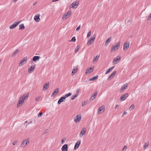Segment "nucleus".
Masks as SVG:
<instances>
[{
	"label": "nucleus",
	"instance_id": "obj_1",
	"mask_svg": "<svg viewBox=\"0 0 151 151\" xmlns=\"http://www.w3.org/2000/svg\"><path fill=\"white\" fill-rule=\"evenodd\" d=\"M29 93L24 94L22 96H21L17 104V107H19L21 106L24 103V101L26 99H27L28 97Z\"/></svg>",
	"mask_w": 151,
	"mask_h": 151
},
{
	"label": "nucleus",
	"instance_id": "obj_2",
	"mask_svg": "<svg viewBox=\"0 0 151 151\" xmlns=\"http://www.w3.org/2000/svg\"><path fill=\"white\" fill-rule=\"evenodd\" d=\"M30 141L29 138H28L26 139L23 140L20 145V147H24L26 145L29 143Z\"/></svg>",
	"mask_w": 151,
	"mask_h": 151
},
{
	"label": "nucleus",
	"instance_id": "obj_3",
	"mask_svg": "<svg viewBox=\"0 0 151 151\" xmlns=\"http://www.w3.org/2000/svg\"><path fill=\"white\" fill-rule=\"evenodd\" d=\"M71 14L72 12L71 11H69L66 13H65L63 16L62 20H64L67 18H69L71 16Z\"/></svg>",
	"mask_w": 151,
	"mask_h": 151
},
{
	"label": "nucleus",
	"instance_id": "obj_4",
	"mask_svg": "<svg viewBox=\"0 0 151 151\" xmlns=\"http://www.w3.org/2000/svg\"><path fill=\"white\" fill-rule=\"evenodd\" d=\"M79 3V1H76L72 3L70 5V8H76L78 5Z\"/></svg>",
	"mask_w": 151,
	"mask_h": 151
},
{
	"label": "nucleus",
	"instance_id": "obj_5",
	"mask_svg": "<svg viewBox=\"0 0 151 151\" xmlns=\"http://www.w3.org/2000/svg\"><path fill=\"white\" fill-rule=\"evenodd\" d=\"M81 114L77 115L74 118V121L76 123L80 122L81 119Z\"/></svg>",
	"mask_w": 151,
	"mask_h": 151
},
{
	"label": "nucleus",
	"instance_id": "obj_6",
	"mask_svg": "<svg viewBox=\"0 0 151 151\" xmlns=\"http://www.w3.org/2000/svg\"><path fill=\"white\" fill-rule=\"evenodd\" d=\"M120 44V43L119 42L117 43H116V45L115 46H112L111 49V52H112L114 51L116 49H117L119 47Z\"/></svg>",
	"mask_w": 151,
	"mask_h": 151
},
{
	"label": "nucleus",
	"instance_id": "obj_7",
	"mask_svg": "<svg viewBox=\"0 0 151 151\" xmlns=\"http://www.w3.org/2000/svg\"><path fill=\"white\" fill-rule=\"evenodd\" d=\"M130 43L129 42H126L123 45V50L124 51L128 49L129 47Z\"/></svg>",
	"mask_w": 151,
	"mask_h": 151
},
{
	"label": "nucleus",
	"instance_id": "obj_8",
	"mask_svg": "<svg viewBox=\"0 0 151 151\" xmlns=\"http://www.w3.org/2000/svg\"><path fill=\"white\" fill-rule=\"evenodd\" d=\"M127 87L128 85L127 83L125 84L122 86L119 91L121 93L123 92L127 88Z\"/></svg>",
	"mask_w": 151,
	"mask_h": 151
},
{
	"label": "nucleus",
	"instance_id": "obj_9",
	"mask_svg": "<svg viewBox=\"0 0 151 151\" xmlns=\"http://www.w3.org/2000/svg\"><path fill=\"white\" fill-rule=\"evenodd\" d=\"M27 60V57H25L19 63V65L20 67L23 65L24 64L26 63Z\"/></svg>",
	"mask_w": 151,
	"mask_h": 151
},
{
	"label": "nucleus",
	"instance_id": "obj_10",
	"mask_svg": "<svg viewBox=\"0 0 151 151\" xmlns=\"http://www.w3.org/2000/svg\"><path fill=\"white\" fill-rule=\"evenodd\" d=\"M129 96L128 93H126L124 95H122L120 97V100L121 101L125 100Z\"/></svg>",
	"mask_w": 151,
	"mask_h": 151
},
{
	"label": "nucleus",
	"instance_id": "obj_11",
	"mask_svg": "<svg viewBox=\"0 0 151 151\" xmlns=\"http://www.w3.org/2000/svg\"><path fill=\"white\" fill-rule=\"evenodd\" d=\"M20 22H14L13 24L10 26L9 27V28L11 29H13L15 28L18 25V24Z\"/></svg>",
	"mask_w": 151,
	"mask_h": 151
},
{
	"label": "nucleus",
	"instance_id": "obj_12",
	"mask_svg": "<svg viewBox=\"0 0 151 151\" xmlns=\"http://www.w3.org/2000/svg\"><path fill=\"white\" fill-rule=\"evenodd\" d=\"M81 141L80 140H78L76 143L74 147V150H76L78 149L81 144Z\"/></svg>",
	"mask_w": 151,
	"mask_h": 151
},
{
	"label": "nucleus",
	"instance_id": "obj_13",
	"mask_svg": "<svg viewBox=\"0 0 151 151\" xmlns=\"http://www.w3.org/2000/svg\"><path fill=\"white\" fill-rule=\"evenodd\" d=\"M49 83L47 82L44 85L43 87V91H45L46 90H47L49 87Z\"/></svg>",
	"mask_w": 151,
	"mask_h": 151
},
{
	"label": "nucleus",
	"instance_id": "obj_14",
	"mask_svg": "<svg viewBox=\"0 0 151 151\" xmlns=\"http://www.w3.org/2000/svg\"><path fill=\"white\" fill-rule=\"evenodd\" d=\"M86 132V128H83V129L81 131L79 134L80 137H82L83 135H84Z\"/></svg>",
	"mask_w": 151,
	"mask_h": 151
},
{
	"label": "nucleus",
	"instance_id": "obj_15",
	"mask_svg": "<svg viewBox=\"0 0 151 151\" xmlns=\"http://www.w3.org/2000/svg\"><path fill=\"white\" fill-rule=\"evenodd\" d=\"M68 147L67 144H65L61 148L62 151H68Z\"/></svg>",
	"mask_w": 151,
	"mask_h": 151
},
{
	"label": "nucleus",
	"instance_id": "obj_16",
	"mask_svg": "<svg viewBox=\"0 0 151 151\" xmlns=\"http://www.w3.org/2000/svg\"><path fill=\"white\" fill-rule=\"evenodd\" d=\"M35 65H35L29 67L28 69V72L29 73H32V72L34 71L35 68Z\"/></svg>",
	"mask_w": 151,
	"mask_h": 151
},
{
	"label": "nucleus",
	"instance_id": "obj_17",
	"mask_svg": "<svg viewBox=\"0 0 151 151\" xmlns=\"http://www.w3.org/2000/svg\"><path fill=\"white\" fill-rule=\"evenodd\" d=\"M104 109L105 106H102L101 107H99L98 109V113L99 114H101V113H102L104 111V110H103L102 112H101V111H102V110Z\"/></svg>",
	"mask_w": 151,
	"mask_h": 151
},
{
	"label": "nucleus",
	"instance_id": "obj_18",
	"mask_svg": "<svg viewBox=\"0 0 151 151\" xmlns=\"http://www.w3.org/2000/svg\"><path fill=\"white\" fill-rule=\"evenodd\" d=\"M116 70L114 71V72L110 75L109 76L108 78V79L109 80L111 78H112L114 76L116 75Z\"/></svg>",
	"mask_w": 151,
	"mask_h": 151
},
{
	"label": "nucleus",
	"instance_id": "obj_19",
	"mask_svg": "<svg viewBox=\"0 0 151 151\" xmlns=\"http://www.w3.org/2000/svg\"><path fill=\"white\" fill-rule=\"evenodd\" d=\"M78 69V66L77 65L76 67H74L73 69L72 75H74L77 71Z\"/></svg>",
	"mask_w": 151,
	"mask_h": 151
},
{
	"label": "nucleus",
	"instance_id": "obj_20",
	"mask_svg": "<svg viewBox=\"0 0 151 151\" xmlns=\"http://www.w3.org/2000/svg\"><path fill=\"white\" fill-rule=\"evenodd\" d=\"M93 70V68H88L86 69V74H87L88 73H90L92 72Z\"/></svg>",
	"mask_w": 151,
	"mask_h": 151
},
{
	"label": "nucleus",
	"instance_id": "obj_21",
	"mask_svg": "<svg viewBox=\"0 0 151 151\" xmlns=\"http://www.w3.org/2000/svg\"><path fill=\"white\" fill-rule=\"evenodd\" d=\"M59 88H57L56 89H55L53 93L51 95V96L52 97L54 95H56L57 94H58L59 93Z\"/></svg>",
	"mask_w": 151,
	"mask_h": 151
},
{
	"label": "nucleus",
	"instance_id": "obj_22",
	"mask_svg": "<svg viewBox=\"0 0 151 151\" xmlns=\"http://www.w3.org/2000/svg\"><path fill=\"white\" fill-rule=\"evenodd\" d=\"M40 14H38L37 16L36 15L34 18V19L36 22H39L40 20Z\"/></svg>",
	"mask_w": 151,
	"mask_h": 151
},
{
	"label": "nucleus",
	"instance_id": "obj_23",
	"mask_svg": "<svg viewBox=\"0 0 151 151\" xmlns=\"http://www.w3.org/2000/svg\"><path fill=\"white\" fill-rule=\"evenodd\" d=\"M121 59V58L120 57H119L118 58H115L114 59L113 61V63L114 64H116L117 62V61H119Z\"/></svg>",
	"mask_w": 151,
	"mask_h": 151
},
{
	"label": "nucleus",
	"instance_id": "obj_24",
	"mask_svg": "<svg viewBox=\"0 0 151 151\" xmlns=\"http://www.w3.org/2000/svg\"><path fill=\"white\" fill-rule=\"evenodd\" d=\"M65 99V97L64 96L61 97L58 100V104H60V103L64 101Z\"/></svg>",
	"mask_w": 151,
	"mask_h": 151
},
{
	"label": "nucleus",
	"instance_id": "obj_25",
	"mask_svg": "<svg viewBox=\"0 0 151 151\" xmlns=\"http://www.w3.org/2000/svg\"><path fill=\"white\" fill-rule=\"evenodd\" d=\"M40 57L39 56H34L32 58V60L34 62L38 60Z\"/></svg>",
	"mask_w": 151,
	"mask_h": 151
},
{
	"label": "nucleus",
	"instance_id": "obj_26",
	"mask_svg": "<svg viewBox=\"0 0 151 151\" xmlns=\"http://www.w3.org/2000/svg\"><path fill=\"white\" fill-rule=\"evenodd\" d=\"M111 37H110L108 38L107 40L106 41L105 44V46H106L109 45V43L110 42L111 40Z\"/></svg>",
	"mask_w": 151,
	"mask_h": 151
},
{
	"label": "nucleus",
	"instance_id": "obj_27",
	"mask_svg": "<svg viewBox=\"0 0 151 151\" xmlns=\"http://www.w3.org/2000/svg\"><path fill=\"white\" fill-rule=\"evenodd\" d=\"M97 93H98V92H95V93L94 94H93L92 96L91 97V98L90 99V100H91V101H93L95 99V97L96 96H97Z\"/></svg>",
	"mask_w": 151,
	"mask_h": 151
},
{
	"label": "nucleus",
	"instance_id": "obj_28",
	"mask_svg": "<svg viewBox=\"0 0 151 151\" xmlns=\"http://www.w3.org/2000/svg\"><path fill=\"white\" fill-rule=\"evenodd\" d=\"M19 52V50L18 49H16L15 50L14 52L13 53V54L12 55V57H13L15 56Z\"/></svg>",
	"mask_w": 151,
	"mask_h": 151
},
{
	"label": "nucleus",
	"instance_id": "obj_29",
	"mask_svg": "<svg viewBox=\"0 0 151 151\" xmlns=\"http://www.w3.org/2000/svg\"><path fill=\"white\" fill-rule=\"evenodd\" d=\"M25 28L24 24H21L19 25V30H23Z\"/></svg>",
	"mask_w": 151,
	"mask_h": 151
},
{
	"label": "nucleus",
	"instance_id": "obj_30",
	"mask_svg": "<svg viewBox=\"0 0 151 151\" xmlns=\"http://www.w3.org/2000/svg\"><path fill=\"white\" fill-rule=\"evenodd\" d=\"M114 67L113 66L109 68L108 70L106 72L105 74H106L109 73L114 68Z\"/></svg>",
	"mask_w": 151,
	"mask_h": 151
},
{
	"label": "nucleus",
	"instance_id": "obj_31",
	"mask_svg": "<svg viewBox=\"0 0 151 151\" xmlns=\"http://www.w3.org/2000/svg\"><path fill=\"white\" fill-rule=\"evenodd\" d=\"M149 145V142L148 141L147 142L145 143L143 146V148L144 149H146L148 147Z\"/></svg>",
	"mask_w": 151,
	"mask_h": 151
},
{
	"label": "nucleus",
	"instance_id": "obj_32",
	"mask_svg": "<svg viewBox=\"0 0 151 151\" xmlns=\"http://www.w3.org/2000/svg\"><path fill=\"white\" fill-rule=\"evenodd\" d=\"M98 76H96L93 77L92 78H90L89 79L90 81H93L97 79L98 78Z\"/></svg>",
	"mask_w": 151,
	"mask_h": 151
},
{
	"label": "nucleus",
	"instance_id": "obj_33",
	"mask_svg": "<svg viewBox=\"0 0 151 151\" xmlns=\"http://www.w3.org/2000/svg\"><path fill=\"white\" fill-rule=\"evenodd\" d=\"M78 96V94L76 93L75 95H73L71 97V100H73L75 98H76V97H77Z\"/></svg>",
	"mask_w": 151,
	"mask_h": 151
},
{
	"label": "nucleus",
	"instance_id": "obj_34",
	"mask_svg": "<svg viewBox=\"0 0 151 151\" xmlns=\"http://www.w3.org/2000/svg\"><path fill=\"white\" fill-rule=\"evenodd\" d=\"M79 48L80 46L79 45H78L75 49V53H77L78 52Z\"/></svg>",
	"mask_w": 151,
	"mask_h": 151
},
{
	"label": "nucleus",
	"instance_id": "obj_35",
	"mask_svg": "<svg viewBox=\"0 0 151 151\" xmlns=\"http://www.w3.org/2000/svg\"><path fill=\"white\" fill-rule=\"evenodd\" d=\"M95 36L96 35H93V36L91 37L90 40H91V41H92V42H94L95 40Z\"/></svg>",
	"mask_w": 151,
	"mask_h": 151
},
{
	"label": "nucleus",
	"instance_id": "obj_36",
	"mask_svg": "<svg viewBox=\"0 0 151 151\" xmlns=\"http://www.w3.org/2000/svg\"><path fill=\"white\" fill-rule=\"evenodd\" d=\"M134 108V105L133 104H132L130 106L129 108V109L130 110H131L132 109H133Z\"/></svg>",
	"mask_w": 151,
	"mask_h": 151
},
{
	"label": "nucleus",
	"instance_id": "obj_37",
	"mask_svg": "<svg viewBox=\"0 0 151 151\" xmlns=\"http://www.w3.org/2000/svg\"><path fill=\"white\" fill-rule=\"evenodd\" d=\"M71 94H72L71 93H69L67 94H65L64 96L65 97V98L66 99V98L70 96L71 95Z\"/></svg>",
	"mask_w": 151,
	"mask_h": 151
},
{
	"label": "nucleus",
	"instance_id": "obj_38",
	"mask_svg": "<svg viewBox=\"0 0 151 151\" xmlns=\"http://www.w3.org/2000/svg\"><path fill=\"white\" fill-rule=\"evenodd\" d=\"M93 42H92V41L89 40L87 42V45H90Z\"/></svg>",
	"mask_w": 151,
	"mask_h": 151
},
{
	"label": "nucleus",
	"instance_id": "obj_39",
	"mask_svg": "<svg viewBox=\"0 0 151 151\" xmlns=\"http://www.w3.org/2000/svg\"><path fill=\"white\" fill-rule=\"evenodd\" d=\"M76 41V39L75 37H73L70 42H75Z\"/></svg>",
	"mask_w": 151,
	"mask_h": 151
},
{
	"label": "nucleus",
	"instance_id": "obj_40",
	"mask_svg": "<svg viewBox=\"0 0 151 151\" xmlns=\"http://www.w3.org/2000/svg\"><path fill=\"white\" fill-rule=\"evenodd\" d=\"M99 56H96V58H94V59L93 60V63H94L95 62V61H97L98 59V58H99Z\"/></svg>",
	"mask_w": 151,
	"mask_h": 151
},
{
	"label": "nucleus",
	"instance_id": "obj_41",
	"mask_svg": "<svg viewBox=\"0 0 151 151\" xmlns=\"http://www.w3.org/2000/svg\"><path fill=\"white\" fill-rule=\"evenodd\" d=\"M91 31L88 32L87 36V38H88L90 37L91 35Z\"/></svg>",
	"mask_w": 151,
	"mask_h": 151
},
{
	"label": "nucleus",
	"instance_id": "obj_42",
	"mask_svg": "<svg viewBox=\"0 0 151 151\" xmlns=\"http://www.w3.org/2000/svg\"><path fill=\"white\" fill-rule=\"evenodd\" d=\"M41 96H39L36 98H35V100L36 101H38L40 98Z\"/></svg>",
	"mask_w": 151,
	"mask_h": 151
},
{
	"label": "nucleus",
	"instance_id": "obj_43",
	"mask_svg": "<svg viewBox=\"0 0 151 151\" xmlns=\"http://www.w3.org/2000/svg\"><path fill=\"white\" fill-rule=\"evenodd\" d=\"M43 115V113L42 112H40L38 114V117H41Z\"/></svg>",
	"mask_w": 151,
	"mask_h": 151
},
{
	"label": "nucleus",
	"instance_id": "obj_44",
	"mask_svg": "<svg viewBox=\"0 0 151 151\" xmlns=\"http://www.w3.org/2000/svg\"><path fill=\"white\" fill-rule=\"evenodd\" d=\"M66 140L65 138H64L63 139L61 140V144H63L64 143V142Z\"/></svg>",
	"mask_w": 151,
	"mask_h": 151
},
{
	"label": "nucleus",
	"instance_id": "obj_45",
	"mask_svg": "<svg viewBox=\"0 0 151 151\" xmlns=\"http://www.w3.org/2000/svg\"><path fill=\"white\" fill-rule=\"evenodd\" d=\"M86 104V102L85 101H83L82 102V106H84Z\"/></svg>",
	"mask_w": 151,
	"mask_h": 151
},
{
	"label": "nucleus",
	"instance_id": "obj_46",
	"mask_svg": "<svg viewBox=\"0 0 151 151\" xmlns=\"http://www.w3.org/2000/svg\"><path fill=\"white\" fill-rule=\"evenodd\" d=\"M151 19V13L150 14L148 18V20H150Z\"/></svg>",
	"mask_w": 151,
	"mask_h": 151
},
{
	"label": "nucleus",
	"instance_id": "obj_47",
	"mask_svg": "<svg viewBox=\"0 0 151 151\" xmlns=\"http://www.w3.org/2000/svg\"><path fill=\"white\" fill-rule=\"evenodd\" d=\"M81 28V26L79 25V26L76 28V30L77 31H78V30L80 29Z\"/></svg>",
	"mask_w": 151,
	"mask_h": 151
},
{
	"label": "nucleus",
	"instance_id": "obj_48",
	"mask_svg": "<svg viewBox=\"0 0 151 151\" xmlns=\"http://www.w3.org/2000/svg\"><path fill=\"white\" fill-rule=\"evenodd\" d=\"M17 141H15L13 142L12 143V144L13 145H15L17 142Z\"/></svg>",
	"mask_w": 151,
	"mask_h": 151
},
{
	"label": "nucleus",
	"instance_id": "obj_49",
	"mask_svg": "<svg viewBox=\"0 0 151 151\" xmlns=\"http://www.w3.org/2000/svg\"><path fill=\"white\" fill-rule=\"evenodd\" d=\"M127 114V113L126 112V111H124L122 115V117H123L124 116V115L126 114Z\"/></svg>",
	"mask_w": 151,
	"mask_h": 151
},
{
	"label": "nucleus",
	"instance_id": "obj_50",
	"mask_svg": "<svg viewBox=\"0 0 151 151\" xmlns=\"http://www.w3.org/2000/svg\"><path fill=\"white\" fill-rule=\"evenodd\" d=\"M80 91V88L77 89L76 90V92H77V93L78 94V93Z\"/></svg>",
	"mask_w": 151,
	"mask_h": 151
},
{
	"label": "nucleus",
	"instance_id": "obj_51",
	"mask_svg": "<svg viewBox=\"0 0 151 151\" xmlns=\"http://www.w3.org/2000/svg\"><path fill=\"white\" fill-rule=\"evenodd\" d=\"M48 132V130L47 129H46L44 132V134H46Z\"/></svg>",
	"mask_w": 151,
	"mask_h": 151
},
{
	"label": "nucleus",
	"instance_id": "obj_52",
	"mask_svg": "<svg viewBox=\"0 0 151 151\" xmlns=\"http://www.w3.org/2000/svg\"><path fill=\"white\" fill-rule=\"evenodd\" d=\"M119 107L118 105H116L115 107V109H116L117 108Z\"/></svg>",
	"mask_w": 151,
	"mask_h": 151
},
{
	"label": "nucleus",
	"instance_id": "obj_53",
	"mask_svg": "<svg viewBox=\"0 0 151 151\" xmlns=\"http://www.w3.org/2000/svg\"><path fill=\"white\" fill-rule=\"evenodd\" d=\"M127 148V147L126 146H125L123 148V149H122V150H124L125 149H126Z\"/></svg>",
	"mask_w": 151,
	"mask_h": 151
},
{
	"label": "nucleus",
	"instance_id": "obj_54",
	"mask_svg": "<svg viewBox=\"0 0 151 151\" xmlns=\"http://www.w3.org/2000/svg\"><path fill=\"white\" fill-rule=\"evenodd\" d=\"M18 0H13V2L15 3Z\"/></svg>",
	"mask_w": 151,
	"mask_h": 151
},
{
	"label": "nucleus",
	"instance_id": "obj_55",
	"mask_svg": "<svg viewBox=\"0 0 151 151\" xmlns=\"http://www.w3.org/2000/svg\"><path fill=\"white\" fill-rule=\"evenodd\" d=\"M32 123V121L30 122H29L28 123V124H30L31 123Z\"/></svg>",
	"mask_w": 151,
	"mask_h": 151
},
{
	"label": "nucleus",
	"instance_id": "obj_56",
	"mask_svg": "<svg viewBox=\"0 0 151 151\" xmlns=\"http://www.w3.org/2000/svg\"><path fill=\"white\" fill-rule=\"evenodd\" d=\"M33 60L32 61H30L29 62L31 64H32L33 62Z\"/></svg>",
	"mask_w": 151,
	"mask_h": 151
},
{
	"label": "nucleus",
	"instance_id": "obj_57",
	"mask_svg": "<svg viewBox=\"0 0 151 151\" xmlns=\"http://www.w3.org/2000/svg\"><path fill=\"white\" fill-rule=\"evenodd\" d=\"M27 121H26L25 122V123H27Z\"/></svg>",
	"mask_w": 151,
	"mask_h": 151
},
{
	"label": "nucleus",
	"instance_id": "obj_58",
	"mask_svg": "<svg viewBox=\"0 0 151 151\" xmlns=\"http://www.w3.org/2000/svg\"><path fill=\"white\" fill-rule=\"evenodd\" d=\"M130 21L129 20H128V22H129Z\"/></svg>",
	"mask_w": 151,
	"mask_h": 151
},
{
	"label": "nucleus",
	"instance_id": "obj_59",
	"mask_svg": "<svg viewBox=\"0 0 151 151\" xmlns=\"http://www.w3.org/2000/svg\"><path fill=\"white\" fill-rule=\"evenodd\" d=\"M35 3H34V5H35Z\"/></svg>",
	"mask_w": 151,
	"mask_h": 151
},
{
	"label": "nucleus",
	"instance_id": "obj_60",
	"mask_svg": "<svg viewBox=\"0 0 151 151\" xmlns=\"http://www.w3.org/2000/svg\"><path fill=\"white\" fill-rule=\"evenodd\" d=\"M35 3H34V5H35Z\"/></svg>",
	"mask_w": 151,
	"mask_h": 151
}]
</instances>
